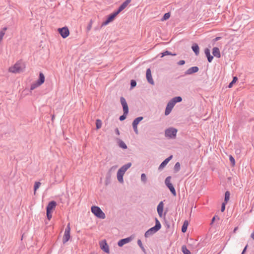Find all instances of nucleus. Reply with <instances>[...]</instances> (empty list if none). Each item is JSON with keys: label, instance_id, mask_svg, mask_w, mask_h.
I'll list each match as a JSON object with an SVG mask.
<instances>
[{"label": "nucleus", "instance_id": "obj_1", "mask_svg": "<svg viewBox=\"0 0 254 254\" xmlns=\"http://www.w3.org/2000/svg\"><path fill=\"white\" fill-rule=\"evenodd\" d=\"M182 101V98L181 96H177L172 98L167 104L165 111V115L167 116L170 114L175 105L177 103L181 102Z\"/></svg>", "mask_w": 254, "mask_h": 254}, {"label": "nucleus", "instance_id": "obj_2", "mask_svg": "<svg viewBox=\"0 0 254 254\" xmlns=\"http://www.w3.org/2000/svg\"><path fill=\"white\" fill-rule=\"evenodd\" d=\"M131 166V163H128L127 164L123 166L117 172V179L120 183H123V176L124 175L126 171Z\"/></svg>", "mask_w": 254, "mask_h": 254}, {"label": "nucleus", "instance_id": "obj_3", "mask_svg": "<svg viewBox=\"0 0 254 254\" xmlns=\"http://www.w3.org/2000/svg\"><path fill=\"white\" fill-rule=\"evenodd\" d=\"M91 212L95 215L97 217L101 219H105L106 217L105 213L101 209V208L96 206H93L91 208Z\"/></svg>", "mask_w": 254, "mask_h": 254}, {"label": "nucleus", "instance_id": "obj_4", "mask_svg": "<svg viewBox=\"0 0 254 254\" xmlns=\"http://www.w3.org/2000/svg\"><path fill=\"white\" fill-rule=\"evenodd\" d=\"M156 224L153 227L151 228L145 233V236L148 237L158 231L161 227V225L157 219H155Z\"/></svg>", "mask_w": 254, "mask_h": 254}, {"label": "nucleus", "instance_id": "obj_5", "mask_svg": "<svg viewBox=\"0 0 254 254\" xmlns=\"http://www.w3.org/2000/svg\"><path fill=\"white\" fill-rule=\"evenodd\" d=\"M45 81V76L44 74L40 72L39 73L38 79L34 83L31 85L30 90H33L42 85Z\"/></svg>", "mask_w": 254, "mask_h": 254}, {"label": "nucleus", "instance_id": "obj_6", "mask_svg": "<svg viewBox=\"0 0 254 254\" xmlns=\"http://www.w3.org/2000/svg\"><path fill=\"white\" fill-rule=\"evenodd\" d=\"M23 64L20 62H17L12 66L9 68V71L12 73H20L23 71Z\"/></svg>", "mask_w": 254, "mask_h": 254}, {"label": "nucleus", "instance_id": "obj_7", "mask_svg": "<svg viewBox=\"0 0 254 254\" xmlns=\"http://www.w3.org/2000/svg\"><path fill=\"white\" fill-rule=\"evenodd\" d=\"M118 14L119 13L117 11H115L111 14H109L107 16L106 19L102 23L101 26H106L109 23L112 22Z\"/></svg>", "mask_w": 254, "mask_h": 254}, {"label": "nucleus", "instance_id": "obj_8", "mask_svg": "<svg viewBox=\"0 0 254 254\" xmlns=\"http://www.w3.org/2000/svg\"><path fill=\"white\" fill-rule=\"evenodd\" d=\"M58 31L63 38H66L69 35V31L66 26L58 28Z\"/></svg>", "mask_w": 254, "mask_h": 254}, {"label": "nucleus", "instance_id": "obj_9", "mask_svg": "<svg viewBox=\"0 0 254 254\" xmlns=\"http://www.w3.org/2000/svg\"><path fill=\"white\" fill-rule=\"evenodd\" d=\"M177 130L175 128H168L165 131V135L169 138H174L176 136Z\"/></svg>", "mask_w": 254, "mask_h": 254}, {"label": "nucleus", "instance_id": "obj_10", "mask_svg": "<svg viewBox=\"0 0 254 254\" xmlns=\"http://www.w3.org/2000/svg\"><path fill=\"white\" fill-rule=\"evenodd\" d=\"M99 245H100V248L103 251H104L105 252H106L107 253H109V252H110L109 248V246H108L106 240H104L101 241L100 242Z\"/></svg>", "mask_w": 254, "mask_h": 254}, {"label": "nucleus", "instance_id": "obj_11", "mask_svg": "<svg viewBox=\"0 0 254 254\" xmlns=\"http://www.w3.org/2000/svg\"><path fill=\"white\" fill-rule=\"evenodd\" d=\"M120 102L123 107V112L128 113V107L124 97H120Z\"/></svg>", "mask_w": 254, "mask_h": 254}, {"label": "nucleus", "instance_id": "obj_12", "mask_svg": "<svg viewBox=\"0 0 254 254\" xmlns=\"http://www.w3.org/2000/svg\"><path fill=\"white\" fill-rule=\"evenodd\" d=\"M146 79L148 83L151 85L154 84V80L152 77L151 71L150 68H147L146 72Z\"/></svg>", "mask_w": 254, "mask_h": 254}, {"label": "nucleus", "instance_id": "obj_13", "mask_svg": "<svg viewBox=\"0 0 254 254\" xmlns=\"http://www.w3.org/2000/svg\"><path fill=\"white\" fill-rule=\"evenodd\" d=\"M131 0H125L119 7L118 9L116 10L117 12L119 14L121 11H122L127 6V5L131 2Z\"/></svg>", "mask_w": 254, "mask_h": 254}, {"label": "nucleus", "instance_id": "obj_14", "mask_svg": "<svg viewBox=\"0 0 254 254\" xmlns=\"http://www.w3.org/2000/svg\"><path fill=\"white\" fill-rule=\"evenodd\" d=\"M199 68L197 66H192L187 69L185 73L186 75H190L198 72Z\"/></svg>", "mask_w": 254, "mask_h": 254}, {"label": "nucleus", "instance_id": "obj_15", "mask_svg": "<svg viewBox=\"0 0 254 254\" xmlns=\"http://www.w3.org/2000/svg\"><path fill=\"white\" fill-rule=\"evenodd\" d=\"M204 53L207 57L208 62L209 63H211L213 59V56L210 54V50L207 48H205L204 50Z\"/></svg>", "mask_w": 254, "mask_h": 254}, {"label": "nucleus", "instance_id": "obj_16", "mask_svg": "<svg viewBox=\"0 0 254 254\" xmlns=\"http://www.w3.org/2000/svg\"><path fill=\"white\" fill-rule=\"evenodd\" d=\"M57 205V203L55 201H50L46 207V210L49 211H52Z\"/></svg>", "mask_w": 254, "mask_h": 254}, {"label": "nucleus", "instance_id": "obj_17", "mask_svg": "<svg viewBox=\"0 0 254 254\" xmlns=\"http://www.w3.org/2000/svg\"><path fill=\"white\" fill-rule=\"evenodd\" d=\"M164 204L162 201L160 202L157 206V212L160 217H162L163 211Z\"/></svg>", "mask_w": 254, "mask_h": 254}, {"label": "nucleus", "instance_id": "obj_18", "mask_svg": "<svg viewBox=\"0 0 254 254\" xmlns=\"http://www.w3.org/2000/svg\"><path fill=\"white\" fill-rule=\"evenodd\" d=\"M213 56H214L217 58L221 57V54L220 52L219 49L218 47H214L212 49Z\"/></svg>", "mask_w": 254, "mask_h": 254}, {"label": "nucleus", "instance_id": "obj_19", "mask_svg": "<svg viewBox=\"0 0 254 254\" xmlns=\"http://www.w3.org/2000/svg\"><path fill=\"white\" fill-rule=\"evenodd\" d=\"M191 49L196 56H198L199 54V47L196 43H193L192 45Z\"/></svg>", "mask_w": 254, "mask_h": 254}, {"label": "nucleus", "instance_id": "obj_20", "mask_svg": "<svg viewBox=\"0 0 254 254\" xmlns=\"http://www.w3.org/2000/svg\"><path fill=\"white\" fill-rule=\"evenodd\" d=\"M131 240V238H127L121 240L118 242V245L120 247H122L125 244L129 243Z\"/></svg>", "mask_w": 254, "mask_h": 254}, {"label": "nucleus", "instance_id": "obj_21", "mask_svg": "<svg viewBox=\"0 0 254 254\" xmlns=\"http://www.w3.org/2000/svg\"><path fill=\"white\" fill-rule=\"evenodd\" d=\"M143 119V117H139L135 118L132 124V127H137L138 124Z\"/></svg>", "mask_w": 254, "mask_h": 254}, {"label": "nucleus", "instance_id": "obj_22", "mask_svg": "<svg viewBox=\"0 0 254 254\" xmlns=\"http://www.w3.org/2000/svg\"><path fill=\"white\" fill-rule=\"evenodd\" d=\"M172 156H170L168 158H166L160 165L159 168H164L169 162V161L172 159Z\"/></svg>", "mask_w": 254, "mask_h": 254}, {"label": "nucleus", "instance_id": "obj_23", "mask_svg": "<svg viewBox=\"0 0 254 254\" xmlns=\"http://www.w3.org/2000/svg\"><path fill=\"white\" fill-rule=\"evenodd\" d=\"M70 239V233H65L63 238V244L66 243Z\"/></svg>", "mask_w": 254, "mask_h": 254}, {"label": "nucleus", "instance_id": "obj_24", "mask_svg": "<svg viewBox=\"0 0 254 254\" xmlns=\"http://www.w3.org/2000/svg\"><path fill=\"white\" fill-rule=\"evenodd\" d=\"M188 225H189L188 221L187 220L185 221L184 222V224L183 225L182 228V232L185 233L187 231Z\"/></svg>", "mask_w": 254, "mask_h": 254}, {"label": "nucleus", "instance_id": "obj_25", "mask_svg": "<svg viewBox=\"0 0 254 254\" xmlns=\"http://www.w3.org/2000/svg\"><path fill=\"white\" fill-rule=\"evenodd\" d=\"M160 54L161 55V57H163L164 56H168V55H171V56H176V54H172L171 52L168 51H165L161 53H160Z\"/></svg>", "mask_w": 254, "mask_h": 254}, {"label": "nucleus", "instance_id": "obj_26", "mask_svg": "<svg viewBox=\"0 0 254 254\" xmlns=\"http://www.w3.org/2000/svg\"><path fill=\"white\" fill-rule=\"evenodd\" d=\"M167 187L172 192V193L174 195H176V192L175 188H174L172 184H169V185L167 186Z\"/></svg>", "mask_w": 254, "mask_h": 254}, {"label": "nucleus", "instance_id": "obj_27", "mask_svg": "<svg viewBox=\"0 0 254 254\" xmlns=\"http://www.w3.org/2000/svg\"><path fill=\"white\" fill-rule=\"evenodd\" d=\"M238 80V78L237 76H234L233 78L232 81L229 84L228 87V88L232 87L234 84H235L236 81Z\"/></svg>", "mask_w": 254, "mask_h": 254}, {"label": "nucleus", "instance_id": "obj_28", "mask_svg": "<svg viewBox=\"0 0 254 254\" xmlns=\"http://www.w3.org/2000/svg\"><path fill=\"white\" fill-rule=\"evenodd\" d=\"M230 193L229 191H227L225 193V198L224 202L225 203H227L230 199Z\"/></svg>", "mask_w": 254, "mask_h": 254}, {"label": "nucleus", "instance_id": "obj_29", "mask_svg": "<svg viewBox=\"0 0 254 254\" xmlns=\"http://www.w3.org/2000/svg\"><path fill=\"white\" fill-rule=\"evenodd\" d=\"M182 251L184 254H191L190 251L187 248L186 246H183L182 247Z\"/></svg>", "mask_w": 254, "mask_h": 254}, {"label": "nucleus", "instance_id": "obj_30", "mask_svg": "<svg viewBox=\"0 0 254 254\" xmlns=\"http://www.w3.org/2000/svg\"><path fill=\"white\" fill-rule=\"evenodd\" d=\"M41 183L39 182H36L34 186V194H35L37 190L39 188L41 185Z\"/></svg>", "mask_w": 254, "mask_h": 254}, {"label": "nucleus", "instance_id": "obj_31", "mask_svg": "<svg viewBox=\"0 0 254 254\" xmlns=\"http://www.w3.org/2000/svg\"><path fill=\"white\" fill-rule=\"evenodd\" d=\"M170 17V12H167L164 14L163 17L161 18L162 21H165L168 19Z\"/></svg>", "mask_w": 254, "mask_h": 254}, {"label": "nucleus", "instance_id": "obj_32", "mask_svg": "<svg viewBox=\"0 0 254 254\" xmlns=\"http://www.w3.org/2000/svg\"><path fill=\"white\" fill-rule=\"evenodd\" d=\"M119 145L120 146V147H121L123 149L127 148V146L126 145L125 143L124 142H123V141H120L119 142Z\"/></svg>", "mask_w": 254, "mask_h": 254}, {"label": "nucleus", "instance_id": "obj_33", "mask_svg": "<svg viewBox=\"0 0 254 254\" xmlns=\"http://www.w3.org/2000/svg\"><path fill=\"white\" fill-rule=\"evenodd\" d=\"M128 113H126L124 112L123 115L121 116L119 118V119L121 121H123L125 120L126 119L127 115L128 114Z\"/></svg>", "mask_w": 254, "mask_h": 254}, {"label": "nucleus", "instance_id": "obj_34", "mask_svg": "<svg viewBox=\"0 0 254 254\" xmlns=\"http://www.w3.org/2000/svg\"><path fill=\"white\" fill-rule=\"evenodd\" d=\"M136 85V82L135 80L132 79L130 80V89H132Z\"/></svg>", "mask_w": 254, "mask_h": 254}, {"label": "nucleus", "instance_id": "obj_35", "mask_svg": "<svg viewBox=\"0 0 254 254\" xmlns=\"http://www.w3.org/2000/svg\"><path fill=\"white\" fill-rule=\"evenodd\" d=\"M102 123V121L99 120L97 119L96 121V127H101Z\"/></svg>", "mask_w": 254, "mask_h": 254}, {"label": "nucleus", "instance_id": "obj_36", "mask_svg": "<svg viewBox=\"0 0 254 254\" xmlns=\"http://www.w3.org/2000/svg\"><path fill=\"white\" fill-rule=\"evenodd\" d=\"M174 169L176 172H178L180 169V164L179 162L176 163L174 166Z\"/></svg>", "mask_w": 254, "mask_h": 254}, {"label": "nucleus", "instance_id": "obj_37", "mask_svg": "<svg viewBox=\"0 0 254 254\" xmlns=\"http://www.w3.org/2000/svg\"><path fill=\"white\" fill-rule=\"evenodd\" d=\"M170 180H171V177L169 176V177H168L166 178V179H165V184L166 186L169 185V184H172V183L170 182Z\"/></svg>", "mask_w": 254, "mask_h": 254}, {"label": "nucleus", "instance_id": "obj_38", "mask_svg": "<svg viewBox=\"0 0 254 254\" xmlns=\"http://www.w3.org/2000/svg\"><path fill=\"white\" fill-rule=\"evenodd\" d=\"M46 214H47V217L48 219L49 220H50L52 218V211H49L46 210Z\"/></svg>", "mask_w": 254, "mask_h": 254}, {"label": "nucleus", "instance_id": "obj_39", "mask_svg": "<svg viewBox=\"0 0 254 254\" xmlns=\"http://www.w3.org/2000/svg\"><path fill=\"white\" fill-rule=\"evenodd\" d=\"M229 159L232 164V166H234L235 165V159L231 155L229 157Z\"/></svg>", "mask_w": 254, "mask_h": 254}, {"label": "nucleus", "instance_id": "obj_40", "mask_svg": "<svg viewBox=\"0 0 254 254\" xmlns=\"http://www.w3.org/2000/svg\"><path fill=\"white\" fill-rule=\"evenodd\" d=\"M141 180L143 182H145L146 181V177L145 174H142L141 176Z\"/></svg>", "mask_w": 254, "mask_h": 254}, {"label": "nucleus", "instance_id": "obj_41", "mask_svg": "<svg viewBox=\"0 0 254 254\" xmlns=\"http://www.w3.org/2000/svg\"><path fill=\"white\" fill-rule=\"evenodd\" d=\"M70 226H69V223H68L66 228L65 229L64 232L67 233H70Z\"/></svg>", "mask_w": 254, "mask_h": 254}, {"label": "nucleus", "instance_id": "obj_42", "mask_svg": "<svg viewBox=\"0 0 254 254\" xmlns=\"http://www.w3.org/2000/svg\"><path fill=\"white\" fill-rule=\"evenodd\" d=\"M92 20H91L89 23L88 24V25L87 28V31H89L91 29V28L92 27Z\"/></svg>", "mask_w": 254, "mask_h": 254}, {"label": "nucleus", "instance_id": "obj_43", "mask_svg": "<svg viewBox=\"0 0 254 254\" xmlns=\"http://www.w3.org/2000/svg\"><path fill=\"white\" fill-rule=\"evenodd\" d=\"M227 203H225V202H223L222 204V206H221V210L222 212H223L224 210H225V204H226Z\"/></svg>", "mask_w": 254, "mask_h": 254}, {"label": "nucleus", "instance_id": "obj_44", "mask_svg": "<svg viewBox=\"0 0 254 254\" xmlns=\"http://www.w3.org/2000/svg\"><path fill=\"white\" fill-rule=\"evenodd\" d=\"M177 64L178 65H184L185 64V61L181 60L179 62H178Z\"/></svg>", "mask_w": 254, "mask_h": 254}, {"label": "nucleus", "instance_id": "obj_45", "mask_svg": "<svg viewBox=\"0 0 254 254\" xmlns=\"http://www.w3.org/2000/svg\"><path fill=\"white\" fill-rule=\"evenodd\" d=\"M247 247H248V245H247V246L245 247L244 249L243 250V252H242V254H245V252H246V250H247Z\"/></svg>", "mask_w": 254, "mask_h": 254}, {"label": "nucleus", "instance_id": "obj_46", "mask_svg": "<svg viewBox=\"0 0 254 254\" xmlns=\"http://www.w3.org/2000/svg\"><path fill=\"white\" fill-rule=\"evenodd\" d=\"M137 243L138 244V245L140 247H142V243H141V241L140 240H138V241H137Z\"/></svg>", "mask_w": 254, "mask_h": 254}, {"label": "nucleus", "instance_id": "obj_47", "mask_svg": "<svg viewBox=\"0 0 254 254\" xmlns=\"http://www.w3.org/2000/svg\"><path fill=\"white\" fill-rule=\"evenodd\" d=\"M251 237L253 240H254V231L252 233Z\"/></svg>", "mask_w": 254, "mask_h": 254}, {"label": "nucleus", "instance_id": "obj_48", "mask_svg": "<svg viewBox=\"0 0 254 254\" xmlns=\"http://www.w3.org/2000/svg\"><path fill=\"white\" fill-rule=\"evenodd\" d=\"M7 30V27H4L2 28V30L1 31H3L4 32H5V31Z\"/></svg>", "mask_w": 254, "mask_h": 254}, {"label": "nucleus", "instance_id": "obj_49", "mask_svg": "<svg viewBox=\"0 0 254 254\" xmlns=\"http://www.w3.org/2000/svg\"><path fill=\"white\" fill-rule=\"evenodd\" d=\"M238 229V227H236L234 230V232L235 233Z\"/></svg>", "mask_w": 254, "mask_h": 254}, {"label": "nucleus", "instance_id": "obj_50", "mask_svg": "<svg viewBox=\"0 0 254 254\" xmlns=\"http://www.w3.org/2000/svg\"><path fill=\"white\" fill-rule=\"evenodd\" d=\"M220 38V37H216V38L215 39V41L218 40Z\"/></svg>", "mask_w": 254, "mask_h": 254}, {"label": "nucleus", "instance_id": "obj_51", "mask_svg": "<svg viewBox=\"0 0 254 254\" xmlns=\"http://www.w3.org/2000/svg\"><path fill=\"white\" fill-rule=\"evenodd\" d=\"M136 133H137V128H135V129H134Z\"/></svg>", "mask_w": 254, "mask_h": 254}, {"label": "nucleus", "instance_id": "obj_52", "mask_svg": "<svg viewBox=\"0 0 254 254\" xmlns=\"http://www.w3.org/2000/svg\"><path fill=\"white\" fill-rule=\"evenodd\" d=\"M214 220H215V217H214L212 218V222H213V221H214Z\"/></svg>", "mask_w": 254, "mask_h": 254}, {"label": "nucleus", "instance_id": "obj_53", "mask_svg": "<svg viewBox=\"0 0 254 254\" xmlns=\"http://www.w3.org/2000/svg\"><path fill=\"white\" fill-rule=\"evenodd\" d=\"M54 118V116H52V120H53Z\"/></svg>", "mask_w": 254, "mask_h": 254}, {"label": "nucleus", "instance_id": "obj_54", "mask_svg": "<svg viewBox=\"0 0 254 254\" xmlns=\"http://www.w3.org/2000/svg\"><path fill=\"white\" fill-rule=\"evenodd\" d=\"M117 132H118V133H119V131L118 129H117Z\"/></svg>", "mask_w": 254, "mask_h": 254}]
</instances>
